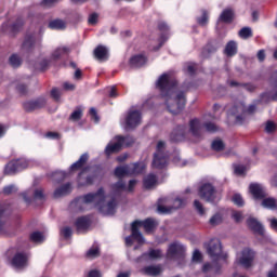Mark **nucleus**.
I'll return each instance as SVG.
<instances>
[{"label":"nucleus","mask_w":277,"mask_h":277,"mask_svg":"<svg viewBox=\"0 0 277 277\" xmlns=\"http://www.w3.org/2000/svg\"><path fill=\"white\" fill-rule=\"evenodd\" d=\"M113 189L118 193V192H124V189H127V184H124V182L121 180L119 182H117L114 186Z\"/></svg>","instance_id":"3c124183"},{"label":"nucleus","mask_w":277,"mask_h":277,"mask_svg":"<svg viewBox=\"0 0 277 277\" xmlns=\"http://www.w3.org/2000/svg\"><path fill=\"white\" fill-rule=\"evenodd\" d=\"M230 114L235 116L237 124H243L246 122V103L236 102L230 108Z\"/></svg>","instance_id":"1a4fd4ad"},{"label":"nucleus","mask_w":277,"mask_h":277,"mask_svg":"<svg viewBox=\"0 0 277 277\" xmlns=\"http://www.w3.org/2000/svg\"><path fill=\"white\" fill-rule=\"evenodd\" d=\"M233 202L236 203L237 207H243V198L239 194L233 196Z\"/></svg>","instance_id":"864d4df0"},{"label":"nucleus","mask_w":277,"mask_h":277,"mask_svg":"<svg viewBox=\"0 0 277 277\" xmlns=\"http://www.w3.org/2000/svg\"><path fill=\"white\" fill-rule=\"evenodd\" d=\"M50 29H65L66 23L63 19H54L49 23Z\"/></svg>","instance_id":"72a5a7b5"},{"label":"nucleus","mask_w":277,"mask_h":277,"mask_svg":"<svg viewBox=\"0 0 277 277\" xmlns=\"http://www.w3.org/2000/svg\"><path fill=\"white\" fill-rule=\"evenodd\" d=\"M265 131L266 133H274V131H276V123H274L273 121H267Z\"/></svg>","instance_id":"4d7b16f0"},{"label":"nucleus","mask_w":277,"mask_h":277,"mask_svg":"<svg viewBox=\"0 0 277 277\" xmlns=\"http://www.w3.org/2000/svg\"><path fill=\"white\" fill-rule=\"evenodd\" d=\"M197 23L200 27H207L209 25V11L202 9L201 16L197 17Z\"/></svg>","instance_id":"c756f323"},{"label":"nucleus","mask_w":277,"mask_h":277,"mask_svg":"<svg viewBox=\"0 0 277 277\" xmlns=\"http://www.w3.org/2000/svg\"><path fill=\"white\" fill-rule=\"evenodd\" d=\"M44 105H47V100H44V97H40V98L32 101V107L35 110L42 109V107H44Z\"/></svg>","instance_id":"37998d69"},{"label":"nucleus","mask_w":277,"mask_h":277,"mask_svg":"<svg viewBox=\"0 0 277 277\" xmlns=\"http://www.w3.org/2000/svg\"><path fill=\"white\" fill-rule=\"evenodd\" d=\"M215 194H217V190L211 183H205L198 189L199 198L206 200V202H215Z\"/></svg>","instance_id":"6e6552de"},{"label":"nucleus","mask_w":277,"mask_h":277,"mask_svg":"<svg viewBox=\"0 0 277 277\" xmlns=\"http://www.w3.org/2000/svg\"><path fill=\"white\" fill-rule=\"evenodd\" d=\"M77 233H85L90 228V217L81 216L76 221Z\"/></svg>","instance_id":"412c9836"},{"label":"nucleus","mask_w":277,"mask_h":277,"mask_svg":"<svg viewBox=\"0 0 277 277\" xmlns=\"http://www.w3.org/2000/svg\"><path fill=\"white\" fill-rule=\"evenodd\" d=\"M129 168V176H135L137 174H142L144 170H146V164L143 162H136L132 164H128Z\"/></svg>","instance_id":"4be33fe9"},{"label":"nucleus","mask_w":277,"mask_h":277,"mask_svg":"<svg viewBox=\"0 0 277 277\" xmlns=\"http://www.w3.org/2000/svg\"><path fill=\"white\" fill-rule=\"evenodd\" d=\"M185 246L180 242H173L168 248L167 259L171 261H183V259H185Z\"/></svg>","instance_id":"0eeeda50"},{"label":"nucleus","mask_w":277,"mask_h":277,"mask_svg":"<svg viewBox=\"0 0 277 277\" xmlns=\"http://www.w3.org/2000/svg\"><path fill=\"white\" fill-rule=\"evenodd\" d=\"M105 189L100 188L96 193L83 195L78 198L76 202L78 207L83 205V207L80 208V211H83L87 205H93V207L98 209L100 213H103V215H114L118 202L116 201V198H111L105 203Z\"/></svg>","instance_id":"f03ea898"},{"label":"nucleus","mask_w":277,"mask_h":277,"mask_svg":"<svg viewBox=\"0 0 277 277\" xmlns=\"http://www.w3.org/2000/svg\"><path fill=\"white\" fill-rule=\"evenodd\" d=\"M93 55L98 62H107V60H109V50H107L105 45H97Z\"/></svg>","instance_id":"2eb2a0df"},{"label":"nucleus","mask_w":277,"mask_h":277,"mask_svg":"<svg viewBox=\"0 0 277 277\" xmlns=\"http://www.w3.org/2000/svg\"><path fill=\"white\" fill-rule=\"evenodd\" d=\"M247 226L258 235H263L265 233V229L263 228V225L261 224V222H259L254 217H249L247 220Z\"/></svg>","instance_id":"6ab92c4d"},{"label":"nucleus","mask_w":277,"mask_h":277,"mask_svg":"<svg viewBox=\"0 0 277 277\" xmlns=\"http://www.w3.org/2000/svg\"><path fill=\"white\" fill-rule=\"evenodd\" d=\"M235 174H238V176L246 174V168L243 166H236Z\"/></svg>","instance_id":"0e129e2a"},{"label":"nucleus","mask_w":277,"mask_h":277,"mask_svg":"<svg viewBox=\"0 0 277 277\" xmlns=\"http://www.w3.org/2000/svg\"><path fill=\"white\" fill-rule=\"evenodd\" d=\"M262 207L264 209H277V200L274 197H264L262 199Z\"/></svg>","instance_id":"cd10ccee"},{"label":"nucleus","mask_w":277,"mask_h":277,"mask_svg":"<svg viewBox=\"0 0 277 277\" xmlns=\"http://www.w3.org/2000/svg\"><path fill=\"white\" fill-rule=\"evenodd\" d=\"M5 174H16L18 172V166L16 164V160H12L9 162L4 170Z\"/></svg>","instance_id":"f704fd0d"},{"label":"nucleus","mask_w":277,"mask_h":277,"mask_svg":"<svg viewBox=\"0 0 277 277\" xmlns=\"http://www.w3.org/2000/svg\"><path fill=\"white\" fill-rule=\"evenodd\" d=\"M189 133L197 140H200L205 135L203 123L200 119H193L189 121Z\"/></svg>","instance_id":"f8f14e48"},{"label":"nucleus","mask_w":277,"mask_h":277,"mask_svg":"<svg viewBox=\"0 0 277 277\" xmlns=\"http://www.w3.org/2000/svg\"><path fill=\"white\" fill-rule=\"evenodd\" d=\"M67 174L64 171H56L52 174V179L56 181V183H62L66 179Z\"/></svg>","instance_id":"79ce46f5"},{"label":"nucleus","mask_w":277,"mask_h":277,"mask_svg":"<svg viewBox=\"0 0 277 277\" xmlns=\"http://www.w3.org/2000/svg\"><path fill=\"white\" fill-rule=\"evenodd\" d=\"M207 252L212 261H220L226 259V255L222 252V242L220 239H212L208 243Z\"/></svg>","instance_id":"423d86ee"},{"label":"nucleus","mask_w":277,"mask_h":277,"mask_svg":"<svg viewBox=\"0 0 277 277\" xmlns=\"http://www.w3.org/2000/svg\"><path fill=\"white\" fill-rule=\"evenodd\" d=\"M146 64V57L144 55H136L130 58L131 68H142Z\"/></svg>","instance_id":"b1692460"},{"label":"nucleus","mask_w":277,"mask_h":277,"mask_svg":"<svg viewBox=\"0 0 277 277\" xmlns=\"http://www.w3.org/2000/svg\"><path fill=\"white\" fill-rule=\"evenodd\" d=\"M63 237H65V239H70V237H72V228L70 227H65L61 230Z\"/></svg>","instance_id":"6e6d98bb"},{"label":"nucleus","mask_w":277,"mask_h":277,"mask_svg":"<svg viewBox=\"0 0 277 277\" xmlns=\"http://www.w3.org/2000/svg\"><path fill=\"white\" fill-rule=\"evenodd\" d=\"M97 21H98V14L93 13L89 16V24L90 25H96Z\"/></svg>","instance_id":"69168bd1"},{"label":"nucleus","mask_w":277,"mask_h":277,"mask_svg":"<svg viewBox=\"0 0 277 277\" xmlns=\"http://www.w3.org/2000/svg\"><path fill=\"white\" fill-rule=\"evenodd\" d=\"M97 256H101V251L98 250V247L91 248L87 252V258L88 259H96Z\"/></svg>","instance_id":"49530a36"},{"label":"nucleus","mask_w":277,"mask_h":277,"mask_svg":"<svg viewBox=\"0 0 277 277\" xmlns=\"http://www.w3.org/2000/svg\"><path fill=\"white\" fill-rule=\"evenodd\" d=\"M212 150L220 153L224 148V142L222 140H214L211 144Z\"/></svg>","instance_id":"a18cd8bd"},{"label":"nucleus","mask_w":277,"mask_h":277,"mask_svg":"<svg viewBox=\"0 0 277 277\" xmlns=\"http://www.w3.org/2000/svg\"><path fill=\"white\" fill-rule=\"evenodd\" d=\"M72 192V185L70 183H67L54 190V198H62L64 196H68Z\"/></svg>","instance_id":"5701e85b"},{"label":"nucleus","mask_w":277,"mask_h":277,"mask_svg":"<svg viewBox=\"0 0 277 277\" xmlns=\"http://www.w3.org/2000/svg\"><path fill=\"white\" fill-rule=\"evenodd\" d=\"M149 256V259H161V250L150 249L149 252L143 253L142 258Z\"/></svg>","instance_id":"58836bf2"},{"label":"nucleus","mask_w":277,"mask_h":277,"mask_svg":"<svg viewBox=\"0 0 277 277\" xmlns=\"http://www.w3.org/2000/svg\"><path fill=\"white\" fill-rule=\"evenodd\" d=\"M156 88L160 91L170 114L176 116L183 111L186 103L185 92L176 91V80L169 74H162L156 82Z\"/></svg>","instance_id":"f257e3e1"},{"label":"nucleus","mask_w":277,"mask_h":277,"mask_svg":"<svg viewBox=\"0 0 277 277\" xmlns=\"http://www.w3.org/2000/svg\"><path fill=\"white\" fill-rule=\"evenodd\" d=\"M88 159H90L88 154L81 155L79 160L71 164L70 170H81L88 163Z\"/></svg>","instance_id":"bb28decb"},{"label":"nucleus","mask_w":277,"mask_h":277,"mask_svg":"<svg viewBox=\"0 0 277 277\" xmlns=\"http://www.w3.org/2000/svg\"><path fill=\"white\" fill-rule=\"evenodd\" d=\"M203 129H206V131L209 133H215V131H217V126H215L213 122H206L203 123Z\"/></svg>","instance_id":"8fccbe9b"},{"label":"nucleus","mask_w":277,"mask_h":277,"mask_svg":"<svg viewBox=\"0 0 277 277\" xmlns=\"http://www.w3.org/2000/svg\"><path fill=\"white\" fill-rule=\"evenodd\" d=\"M194 207L196 211H198L199 215H205L206 211H205V206H202V202H200L199 200H195Z\"/></svg>","instance_id":"603ef678"},{"label":"nucleus","mask_w":277,"mask_h":277,"mask_svg":"<svg viewBox=\"0 0 277 277\" xmlns=\"http://www.w3.org/2000/svg\"><path fill=\"white\" fill-rule=\"evenodd\" d=\"M224 53H225V55H227V57H233V56L237 55V42H235V41L227 42V44L224 49Z\"/></svg>","instance_id":"a878e982"},{"label":"nucleus","mask_w":277,"mask_h":277,"mask_svg":"<svg viewBox=\"0 0 277 277\" xmlns=\"http://www.w3.org/2000/svg\"><path fill=\"white\" fill-rule=\"evenodd\" d=\"M255 104H251L249 107H246V117L248 115L254 114V111H256V106L259 104H256V101L254 102Z\"/></svg>","instance_id":"bf43d9fd"},{"label":"nucleus","mask_w":277,"mask_h":277,"mask_svg":"<svg viewBox=\"0 0 277 277\" xmlns=\"http://www.w3.org/2000/svg\"><path fill=\"white\" fill-rule=\"evenodd\" d=\"M89 277H102L101 272L93 269L89 273Z\"/></svg>","instance_id":"774afa93"},{"label":"nucleus","mask_w":277,"mask_h":277,"mask_svg":"<svg viewBox=\"0 0 277 277\" xmlns=\"http://www.w3.org/2000/svg\"><path fill=\"white\" fill-rule=\"evenodd\" d=\"M239 36L243 40H248V38H252V28L250 27H243L239 30Z\"/></svg>","instance_id":"ea45409f"},{"label":"nucleus","mask_w":277,"mask_h":277,"mask_svg":"<svg viewBox=\"0 0 277 277\" xmlns=\"http://www.w3.org/2000/svg\"><path fill=\"white\" fill-rule=\"evenodd\" d=\"M156 170H163L168 166V151L166 150V142L159 141L156 145V151L151 163Z\"/></svg>","instance_id":"20e7f679"},{"label":"nucleus","mask_w":277,"mask_h":277,"mask_svg":"<svg viewBox=\"0 0 277 277\" xmlns=\"http://www.w3.org/2000/svg\"><path fill=\"white\" fill-rule=\"evenodd\" d=\"M115 175H117L118 179H122V176H129V164L123 167H117L115 169Z\"/></svg>","instance_id":"c9c22d12"},{"label":"nucleus","mask_w":277,"mask_h":277,"mask_svg":"<svg viewBox=\"0 0 277 277\" xmlns=\"http://www.w3.org/2000/svg\"><path fill=\"white\" fill-rule=\"evenodd\" d=\"M15 163L17 164L18 172H21V170L29 168V162L25 159L15 160Z\"/></svg>","instance_id":"09e8293b"},{"label":"nucleus","mask_w":277,"mask_h":277,"mask_svg":"<svg viewBox=\"0 0 277 277\" xmlns=\"http://www.w3.org/2000/svg\"><path fill=\"white\" fill-rule=\"evenodd\" d=\"M185 205V201L181 198L174 199L172 206H170V199L163 197L158 200L157 211L158 213H172L176 209H181Z\"/></svg>","instance_id":"39448f33"},{"label":"nucleus","mask_w":277,"mask_h":277,"mask_svg":"<svg viewBox=\"0 0 277 277\" xmlns=\"http://www.w3.org/2000/svg\"><path fill=\"white\" fill-rule=\"evenodd\" d=\"M24 109L25 111H35L34 102L30 101V102L24 103Z\"/></svg>","instance_id":"338daca9"},{"label":"nucleus","mask_w":277,"mask_h":277,"mask_svg":"<svg viewBox=\"0 0 277 277\" xmlns=\"http://www.w3.org/2000/svg\"><path fill=\"white\" fill-rule=\"evenodd\" d=\"M155 185H157V175L148 174L144 179V187H145V189H151V187H155Z\"/></svg>","instance_id":"c85d7f7f"},{"label":"nucleus","mask_w":277,"mask_h":277,"mask_svg":"<svg viewBox=\"0 0 277 277\" xmlns=\"http://www.w3.org/2000/svg\"><path fill=\"white\" fill-rule=\"evenodd\" d=\"M14 192H16V186L14 185H9L3 188V194H5V196H10V194H14Z\"/></svg>","instance_id":"13d9d810"},{"label":"nucleus","mask_w":277,"mask_h":277,"mask_svg":"<svg viewBox=\"0 0 277 277\" xmlns=\"http://www.w3.org/2000/svg\"><path fill=\"white\" fill-rule=\"evenodd\" d=\"M51 96L54 98V101H60V97L62 96V92L58 91V89L54 88L51 91Z\"/></svg>","instance_id":"052dcab7"},{"label":"nucleus","mask_w":277,"mask_h":277,"mask_svg":"<svg viewBox=\"0 0 277 277\" xmlns=\"http://www.w3.org/2000/svg\"><path fill=\"white\" fill-rule=\"evenodd\" d=\"M34 200H39L40 202H43L44 200V190H42L41 188H38L34 192Z\"/></svg>","instance_id":"de8ad7c7"},{"label":"nucleus","mask_w":277,"mask_h":277,"mask_svg":"<svg viewBox=\"0 0 277 277\" xmlns=\"http://www.w3.org/2000/svg\"><path fill=\"white\" fill-rule=\"evenodd\" d=\"M127 129H135L142 124V114L137 110H130L126 119Z\"/></svg>","instance_id":"ddd939ff"},{"label":"nucleus","mask_w":277,"mask_h":277,"mask_svg":"<svg viewBox=\"0 0 277 277\" xmlns=\"http://www.w3.org/2000/svg\"><path fill=\"white\" fill-rule=\"evenodd\" d=\"M30 241L34 243H42V241H44V234L40 232H34L30 234Z\"/></svg>","instance_id":"e433bc0d"},{"label":"nucleus","mask_w":277,"mask_h":277,"mask_svg":"<svg viewBox=\"0 0 277 277\" xmlns=\"http://www.w3.org/2000/svg\"><path fill=\"white\" fill-rule=\"evenodd\" d=\"M127 141H129V137H124V136H116V143L113 144H108L105 148V153L107 156L109 155H114V153H120V150H122V146H129V143H127Z\"/></svg>","instance_id":"9d476101"},{"label":"nucleus","mask_w":277,"mask_h":277,"mask_svg":"<svg viewBox=\"0 0 277 277\" xmlns=\"http://www.w3.org/2000/svg\"><path fill=\"white\" fill-rule=\"evenodd\" d=\"M81 118H83V109L81 107H77L69 116V120H71V122H77L81 120Z\"/></svg>","instance_id":"7c9ffc66"},{"label":"nucleus","mask_w":277,"mask_h":277,"mask_svg":"<svg viewBox=\"0 0 277 277\" xmlns=\"http://www.w3.org/2000/svg\"><path fill=\"white\" fill-rule=\"evenodd\" d=\"M66 53H70V49L63 47V48H57L53 53L52 57L53 60H60L63 55H66Z\"/></svg>","instance_id":"473e14b6"},{"label":"nucleus","mask_w":277,"mask_h":277,"mask_svg":"<svg viewBox=\"0 0 277 277\" xmlns=\"http://www.w3.org/2000/svg\"><path fill=\"white\" fill-rule=\"evenodd\" d=\"M60 0H43L41 2V5H43V8H51L53 5H55V3H57Z\"/></svg>","instance_id":"e2e57ef3"},{"label":"nucleus","mask_w":277,"mask_h":277,"mask_svg":"<svg viewBox=\"0 0 277 277\" xmlns=\"http://www.w3.org/2000/svg\"><path fill=\"white\" fill-rule=\"evenodd\" d=\"M233 18H235V11L233 9H225L220 15V21L223 23H233Z\"/></svg>","instance_id":"393cba45"},{"label":"nucleus","mask_w":277,"mask_h":277,"mask_svg":"<svg viewBox=\"0 0 277 277\" xmlns=\"http://www.w3.org/2000/svg\"><path fill=\"white\" fill-rule=\"evenodd\" d=\"M44 105H47V100H44V97H40V98L32 101V107L35 110L42 109V107H44Z\"/></svg>","instance_id":"c03bdc74"},{"label":"nucleus","mask_w":277,"mask_h":277,"mask_svg":"<svg viewBox=\"0 0 277 277\" xmlns=\"http://www.w3.org/2000/svg\"><path fill=\"white\" fill-rule=\"evenodd\" d=\"M193 261L200 262L202 261V253H200V250L196 249L193 253Z\"/></svg>","instance_id":"680f3d73"},{"label":"nucleus","mask_w":277,"mask_h":277,"mask_svg":"<svg viewBox=\"0 0 277 277\" xmlns=\"http://www.w3.org/2000/svg\"><path fill=\"white\" fill-rule=\"evenodd\" d=\"M223 220L224 219L222 217V214L216 213L213 216H211V219L209 221V224L211 226H219V224H222Z\"/></svg>","instance_id":"a19ab883"},{"label":"nucleus","mask_w":277,"mask_h":277,"mask_svg":"<svg viewBox=\"0 0 277 277\" xmlns=\"http://www.w3.org/2000/svg\"><path fill=\"white\" fill-rule=\"evenodd\" d=\"M158 224L157 221L153 219H147L145 221H134L131 224V230H132V238L137 241V243H144V236L142 235V232H140V228L144 227L145 233L150 235V233L155 232V228H157Z\"/></svg>","instance_id":"7ed1b4c3"},{"label":"nucleus","mask_w":277,"mask_h":277,"mask_svg":"<svg viewBox=\"0 0 277 277\" xmlns=\"http://www.w3.org/2000/svg\"><path fill=\"white\" fill-rule=\"evenodd\" d=\"M13 267L16 269H23V267H27V255L24 253H17L14 255L12 260Z\"/></svg>","instance_id":"aec40b11"},{"label":"nucleus","mask_w":277,"mask_h":277,"mask_svg":"<svg viewBox=\"0 0 277 277\" xmlns=\"http://www.w3.org/2000/svg\"><path fill=\"white\" fill-rule=\"evenodd\" d=\"M233 220H235V222L239 223V222H243V213H241L240 211H235L232 214Z\"/></svg>","instance_id":"5fc2aeb1"},{"label":"nucleus","mask_w":277,"mask_h":277,"mask_svg":"<svg viewBox=\"0 0 277 277\" xmlns=\"http://www.w3.org/2000/svg\"><path fill=\"white\" fill-rule=\"evenodd\" d=\"M34 44H36V40L34 39L32 36H29L25 39L23 45H22V49L23 51H31V49H34Z\"/></svg>","instance_id":"2f4dec72"},{"label":"nucleus","mask_w":277,"mask_h":277,"mask_svg":"<svg viewBox=\"0 0 277 277\" xmlns=\"http://www.w3.org/2000/svg\"><path fill=\"white\" fill-rule=\"evenodd\" d=\"M142 273L145 274V276L157 277L163 273V266L161 264L145 266Z\"/></svg>","instance_id":"dca6fc26"},{"label":"nucleus","mask_w":277,"mask_h":277,"mask_svg":"<svg viewBox=\"0 0 277 277\" xmlns=\"http://www.w3.org/2000/svg\"><path fill=\"white\" fill-rule=\"evenodd\" d=\"M221 44L220 41L213 40L210 41L202 51V57H210L213 55V53L217 52V49H220Z\"/></svg>","instance_id":"f3484780"},{"label":"nucleus","mask_w":277,"mask_h":277,"mask_svg":"<svg viewBox=\"0 0 277 277\" xmlns=\"http://www.w3.org/2000/svg\"><path fill=\"white\" fill-rule=\"evenodd\" d=\"M9 62L13 68H18V66L23 64V60H21L16 54H12L9 58Z\"/></svg>","instance_id":"4c0bfd02"},{"label":"nucleus","mask_w":277,"mask_h":277,"mask_svg":"<svg viewBox=\"0 0 277 277\" xmlns=\"http://www.w3.org/2000/svg\"><path fill=\"white\" fill-rule=\"evenodd\" d=\"M186 132L187 128L185 126H179L170 135L171 142H183Z\"/></svg>","instance_id":"a211bd4d"},{"label":"nucleus","mask_w":277,"mask_h":277,"mask_svg":"<svg viewBox=\"0 0 277 277\" xmlns=\"http://www.w3.org/2000/svg\"><path fill=\"white\" fill-rule=\"evenodd\" d=\"M254 261V252L250 249H243L238 255L236 263L242 265V267H251Z\"/></svg>","instance_id":"9b49d317"},{"label":"nucleus","mask_w":277,"mask_h":277,"mask_svg":"<svg viewBox=\"0 0 277 277\" xmlns=\"http://www.w3.org/2000/svg\"><path fill=\"white\" fill-rule=\"evenodd\" d=\"M249 192L255 200H263V198H267V190L261 184H250Z\"/></svg>","instance_id":"4468645a"}]
</instances>
